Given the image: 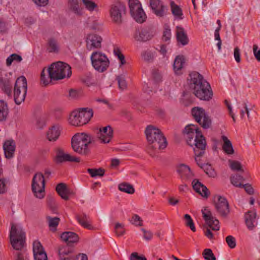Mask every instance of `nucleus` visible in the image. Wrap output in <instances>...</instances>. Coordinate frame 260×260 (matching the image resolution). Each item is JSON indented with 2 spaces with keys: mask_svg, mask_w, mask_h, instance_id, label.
Here are the masks:
<instances>
[{
  "mask_svg": "<svg viewBox=\"0 0 260 260\" xmlns=\"http://www.w3.org/2000/svg\"><path fill=\"white\" fill-rule=\"evenodd\" d=\"M189 85L193 94L201 100L209 101L213 96V92L209 83L198 72L189 74Z\"/></svg>",
  "mask_w": 260,
  "mask_h": 260,
  "instance_id": "obj_1",
  "label": "nucleus"
},
{
  "mask_svg": "<svg viewBox=\"0 0 260 260\" xmlns=\"http://www.w3.org/2000/svg\"><path fill=\"white\" fill-rule=\"evenodd\" d=\"M184 135L187 143L193 148L196 155H203L206 146V142L201 132L197 125H188L185 127Z\"/></svg>",
  "mask_w": 260,
  "mask_h": 260,
  "instance_id": "obj_2",
  "label": "nucleus"
},
{
  "mask_svg": "<svg viewBox=\"0 0 260 260\" xmlns=\"http://www.w3.org/2000/svg\"><path fill=\"white\" fill-rule=\"evenodd\" d=\"M145 135L149 142L148 149L149 153L153 156L151 150L157 149H164L167 146L166 138L161 131L156 127L152 125H148L145 129Z\"/></svg>",
  "mask_w": 260,
  "mask_h": 260,
  "instance_id": "obj_3",
  "label": "nucleus"
},
{
  "mask_svg": "<svg viewBox=\"0 0 260 260\" xmlns=\"http://www.w3.org/2000/svg\"><path fill=\"white\" fill-rule=\"evenodd\" d=\"M95 139L87 133H77L72 138L71 144L73 150L76 153L87 155L90 152L89 146L94 145Z\"/></svg>",
  "mask_w": 260,
  "mask_h": 260,
  "instance_id": "obj_4",
  "label": "nucleus"
},
{
  "mask_svg": "<svg viewBox=\"0 0 260 260\" xmlns=\"http://www.w3.org/2000/svg\"><path fill=\"white\" fill-rule=\"evenodd\" d=\"M47 73L53 80H58L69 77L72 74L71 67L66 63L58 61L52 63L47 69Z\"/></svg>",
  "mask_w": 260,
  "mask_h": 260,
  "instance_id": "obj_5",
  "label": "nucleus"
},
{
  "mask_svg": "<svg viewBox=\"0 0 260 260\" xmlns=\"http://www.w3.org/2000/svg\"><path fill=\"white\" fill-rule=\"evenodd\" d=\"M93 111L88 108H83L74 111L71 114L69 122L74 126H81L86 124L93 116Z\"/></svg>",
  "mask_w": 260,
  "mask_h": 260,
  "instance_id": "obj_6",
  "label": "nucleus"
},
{
  "mask_svg": "<svg viewBox=\"0 0 260 260\" xmlns=\"http://www.w3.org/2000/svg\"><path fill=\"white\" fill-rule=\"evenodd\" d=\"M27 90V80L25 77L18 78L14 89V98L15 103L20 105L25 100Z\"/></svg>",
  "mask_w": 260,
  "mask_h": 260,
  "instance_id": "obj_7",
  "label": "nucleus"
},
{
  "mask_svg": "<svg viewBox=\"0 0 260 260\" xmlns=\"http://www.w3.org/2000/svg\"><path fill=\"white\" fill-rule=\"evenodd\" d=\"M90 59L94 69L100 73L105 72L109 67V59L104 53L101 52H93L90 56Z\"/></svg>",
  "mask_w": 260,
  "mask_h": 260,
  "instance_id": "obj_8",
  "label": "nucleus"
},
{
  "mask_svg": "<svg viewBox=\"0 0 260 260\" xmlns=\"http://www.w3.org/2000/svg\"><path fill=\"white\" fill-rule=\"evenodd\" d=\"M45 179L42 173H36L32 180L31 187L34 196L39 199H42L44 197Z\"/></svg>",
  "mask_w": 260,
  "mask_h": 260,
  "instance_id": "obj_9",
  "label": "nucleus"
},
{
  "mask_svg": "<svg viewBox=\"0 0 260 260\" xmlns=\"http://www.w3.org/2000/svg\"><path fill=\"white\" fill-rule=\"evenodd\" d=\"M128 5L130 13L133 18L140 23L145 21L147 16L139 1L129 0Z\"/></svg>",
  "mask_w": 260,
  "mask_h": 260,
  "instance_id": "obj_10",
  "label": "nucleus"
},
{
  "mask_svg": "<svg viewBox=\"0 0 260 260\" xmlns=\"http://www.w3.org/2000/svg\"><path fill=\"white\" fill-rule=\"evenodd\" d=\"M191 114L194 120L204 128H208L211 125V119L205 110L200 107H194Z\"/></svg>",
  "mask_w": 260,
  "mask_h": 260,
  "instance_id": "obj_11",
  "label": "nucleus"
},
{
  "mask_svg": "<svg viewBox=\"0 0 260 260\" xmlns=\"http://www.w3.org/2000/svg\"><path fill=\"white\" fill-rule=\"evenodd\" d=\"M155 35L153 27L148 26L136 30L134 38L137 41L144 42L150 40Z\"/></svg>",
  "mask_w": 260,
  "mask_h": 260,
  "instance_id": "obj_12",
  "label": "nucleus"
},
{
  "mask_svg": "<svg viewBox=\"0 0 260 260\" xmlns=\"http://www.w3.org/2000/svg\"><path fill=\"white\" fill-rule=\"evenodd\" d=\"M102 37L96 34L91 33L86 37V46L88 50L100 49L102 47Z\"/></svg>",
  "mask_w": 260,
  "mask_h": 260,
  "instance_id": "obj_13",
  "label": "nucleus"
},
{
  "mask_svg": "<svg viewBox=\"0 0 260 260\" xmlns=\"http://www.w3.org/2000/svg\"><path fill=\"white\" fill-rule=\"evenodd\" d=\"M125 6L120 3L112 5L110 12L112 20L117 24L122 23V15L125 13Z\"/></svg>",
  "mask_w": 260,
  "mask_h": 260,
  "instance_id": "obj_14",
  "label": "nucleus"
},
{
  "mask_svg": "<svg viewBox=\"0 0 260 260\" xmlns=\"http://www.w3.org/2000/svg\"><path fill=\"white\" fill-rule=\"evenodd\" d=\"M217 201L215 202V207L217 213L223 217H226L230 213L229 204L227 200L220 196L215 198Z\"/></svg>",
  "mask_w": 260,
  "mask_h": 260,
  "instance_id": "obj_15",
  "label": "nucleus"
},
{
  "mask_svg": "<svg viewBox=\"0 0 260 260\" xmlns=\"http://www.w3.org/2000/svg\"><path fill=\"white\" fill-rule=\"evenodd\" d=\"M203 217L206 223L214 231H218L220 229L219 222L212 216L211 211L208 207L202 210Z\"/></svg>",
  "mask_w": 260,
  "mask_h": 260,
  "instance_id": "obj_16",
  "label": "nucleus"
},
{
  "mask_svg": "<svg viewBox=\"0 0 260 260\" xmlns=\"http://www.w3.org/2000/svg\"><path fill=\"white\" fill-rule=\"evenodd\" d=\"M176 171L180 179L185 182L190 181L194 177V173L190 168L183 164L177 166Z\"/></svg>",
  "mask_w": 260,
  "mask_h": 260,
  "instance_id": "obj_17",
  "label": "nucleus"
},
{
  "mask_svg": "<svg viewBox=\"0 0 260 260\" xmlns=\"http://www.w3.org/2000/svg\"><path fill=\"white\" fill-rule=\"evenodd\" d=\"M150 6L157 16L162 17L167 14V7L160 0H150Z\"/></svg>",
  "mask_w": 260,
  "mask_h": 260,
  "instance_id": "obj_18",
  "label": "nucleus"
},
{
  "mask_svg": "<svg viewBox=\"0 0 260 260\" xmlns=\"http://www.w3.org/2000/svg\"><path fill=\"white\" fill-rule=\"evenodd\" d=\"M59 260H72L74 258V250L68 245H61L58 248Z\"/></svg>",
  "mask_w": 260,
  "mask_h": 260,
  "instance_id": "obj_19",
  "label": "nucleus"
},
{
  "mask_svg": "<svg viewBox=\"0 0 260 260\" xmlns=\"http://www.w3.org/2000/svg\"><path fill=\"white\" fill-rule=\"evenodd\" d=\"M256 216L257 214L255 210L248 211L245 213V223L249 231H253L257 225Z\"/></svg>",
  "mask_w": 260,
  "mask_h": 260,
  "instance_id": "obj_20",
  "label": "nucleus"
},
{
  "mask_svg": "<svg viewBox=\"0 0 260 260\" xmlns=\"http://www.w3.org/2000/svg\"><path fill=\"white\" fill-rule=\"evenodd\" d=\"M33 252L35 260H48L47 254L41 243L38 241L34 242Z\"/></svg>",
  "mask_w": 260,
  "mask_h": 260,
  "instance_id": "obj_21",
  "label": "nucleus"
},
{
  "mask_svg": "<svg viewBox=\"0 0 260 260\" xmlns=\"http://www.w3.org/2000/svg\"><path fill=\"white\" fill-rule=\"evenodd\" d=\"M79 157H75L69 153H65L61 149H58L56 155L57 163H61L64 161L79 162Z\"/></svg>",
  "mask_w": 260,
  "mask_h": 260,
  "instance_id": "obj_22",
  "label": "nucleus"
},
{
  "mask_svg": "<svg viewBox=\"0 0 260 260\" xmlns=\"http://www.w3.org/2000/svg\"><path fill=\"white\" fill-rule=\"evenodd\" d=\"M191 184L193 189L201 196L206 198L209 197L210 192L208 189L198 179H194L191 182Z\"/></svg>",
  "mask_w": 260,
  "mask_h": 260,
  "instance_id": "obj_23",
  "label": "nucleus"
},
{
  "mask_svg": "<svg viewBox=\"0 0 260 260\" xmlns=\"http://www.w3.org/2000/svg\"><path fill=\"white\" fill-rule=\"evenodd\" d=\"M3 148L5 157L11 159L14 156L16 149L15 142L13 140H7L3 145Z\"/></svg>",
  "mask_w": 260,
  "mask_h": 260,
  "instance_id": "obj_24",
  "label": "nucleus"
},
{
  "mask_svg": "<svg viewBox=\"0 0 260 260\" xmlns=\"http://www.w3.org/2000/svg\"><path fill=\"white\" fill-rule=\"evenodd\" d=\"M61 126L58 124H55L51 126L47 132V138L49 141H56L60 135Z\"/></svg>",
  "mask_w": 260,
  "mask_h": 260,
  "instance_id": "obj_25",
  "label": "nucleus"
},
{
  "mask_svg": "<svg viewBox=\"0 0 260 260\" xmlns=\"http://www.w3.org/2000/svg\"><path fill=\"white\" fill-rule=\"evenodd\" d=\"M12 81L11 79L3 77L0 78V88L9 96L12 95Z\"/></svg>",
  "mask_w": 260,
  "mask_h": 260,
  "instance_id": "obj_26",
  "label": "nucleus"
},
{
  "mask_svg": "<svg viewBox=\"0 0 260 260\" xmlns=\"http://www.w3.org/2000/svg\"><path fill=\"white\" fill-rule=\"evenodd\" d=\"M25 238V232L23 231L22 227L15 223H11V229L10 233V238Z\"/></svg>",
  "mask_w": 260,
  "mask_h": 260,
  "instance_id": "obj_27",
  "label": "nucleus"
},
{
  "mask_svg": "<svg viewBox=\"0 0 260 260\" xmlns=\"http://www.w3.org/2000/svg\"><path fill=\"white\" fill-rule=\"evenodd\" d=\"M60 238L62 241L66 242L68 246L72 243H77L79 241L78 235L71 232L63 233L60 236Z\"/></svg>",
  "mask_w": 260,
  "mask_h": 260,
  "instance_id": "obj_28",
  "label": "nucleus"
},
{
  "mask_svg": "<svg viewBox=\"0 0 260 260\" xmlns=\"http://www.w3.org/2000/svg\"><path fill=\"white\" fill-rule=\"evenodd\" d=\"M56 191L61 198L64 200H69V195L71 193L66 184L63 183H60L57 185Z\"/></svg>",
  "mask_w": 260,
  "mask_h": 260,
  "instance_id": "obj_29",
  "label": "nucleus"
},
{
  "mask_svg": "<svg viewBox=\"0 0 260 260\" xmlns=\"http://www.w3.org/2000/svg\"><path fill=\"white\" fill-rule=\"evenodd\" d=\"M176 38L178 42L182 46H185L188 43L189 40L184 29L180 26L176 27Z\"/></svg>",
  "mask_w": 260,
  "mask_h": 260,
  "instance_id": "obj_30",
  "label": "nucleus"
},
{
  "mask_svg": "<svg viewBox=\"0 0 260 260\" xmlns=\"http://www.w3.org/2000/svg\"><path fill=\"white\" fill-rule=\"evenodd\" d=\"M13 248L16 251H21L25 245V238H10Z\"/></svg>",
  "mask_w": 260,
  "mask_h": 260,
  "instance_id": "obj_31",
  "label": "nucleus"
},
{
  "mask_svg": "<svg viewBox=\"0 0 260 260\" xmlns=\"http://www.w3.org/2000/svg\"><path fill=\"white\" fill-rule=\"evenodd\" d=\"M76 219L79 223L84 228L91 230L92 229V226L89 221V217L85 214L83 213L81 215H77Z\"/></svg>",
  "mask_w": 260,
  "mask_h": 260,
  "instance_id": "obj_32",
  "label": "nucleus"
},
{
  "mask_svg": "<svg viewBox=\"0 0 260 260\" xmlns=\"http://www.w3.org/2000/svg\"><path fill=\"white\" fill-rule=\"evenodd\" d=\"M185 63V59L183 56H177L174 62V70L176 74H179Z\"/></svg>",
  "mask_w": 260,
  "mask_h": 260,
  "instance_id": "obj_33",
  "label": "nucleus"
},
{
  "mask_svg": "<svg viewBox=\"0 0 260 260\" xmlns=\"http://www.w3.org/2000/svg\"><path fill=\"white\" fill-rule=\"evenodd\" d=\"M222 139L223 141L222 148L224 151L227 154H233L234 153V150L231 142L225 136H222Z\"/></svg>",
  "mask_w": 260,
  "mask_h": 260,
  "instance_id": "obj_34",
  "label": "nucleus"
},
{
  "mask_svg": "<svg viewBox=\"0 0 260 260\" xmlns=\"http://www.w3.org/2000/svg\"><path fill=\"white\" fill-rule=\"evenodd\" d=\"M170 7L174 16L179 19H182L183 13L180 7L176 5L174 1L170 2Z\"/></svg>",
  "mask_w": 260,
  "mask_h": 260,
  "instance_id": "obj_35",
  "label": "nucleus"
},
{
  "mask_svg": "<svg viewBox=\"0 0 260 260\" xmlns=\"http://www.w3.org/2000/svg\"><path fill=\"white\" fill-rule=\"evenodd\" d=\"M107 134V138L108 139L112 138L113 131L112 127L110 125L100 128L99 131L97 133L96 137L97 138H101L103 137V134Z\"/></svg>",
  "mask_w": 260,
  "mask_h": 260,
  "instance_id": "obj_36",
  "label": "nucleus"
},
{
  "mask_svg": "<svg viewBox=\"0 0 260 260\" xmlns=\"http://www.w3.org/2000/svg\"><path fill=\"white\" fill-rule=\"evenodd\" d=\"M8 105L3 100H0V121L6 120L8 115Z\"/></svg>",
  "mask_w": 260,
  "mask_h": 260,
  "instance_id": "obj_37",
  "label": "nucleus"
},
{
  "mask_svg": "<svg viewBox=\"0 0 260 260\" xmlns=\"http://www.w3.org/2000/svg\"><path fill=\"white\" fill-rule=\"evenodd\" d=\"M46 220L50 230L55 232L56 230V227L59 224L60 219L56 217H52L50 216H46Z\"/></svg>",
  "mask_w": 260,
  "mask_h": 260,
  "instance_id": "obj_38",
  "label": "nucleus"
},
{
  "mask_svg": "<svg viewBox=\"0 0 260 260\" xmlns=\"http://www.w3.org/2000/svg\"><path fill=\"white\" fill-rule=\"evenodd\" d=\"M59 47L56 40L50 38L48 41V50L49 52H58Z\"/></svg>",
  "mask_w": 260,
  "mask_h": 260,
  "instance_id": "obj_39",
  "label": "nucleus"
},
{
  "mask_svg": "<svg viewBox=\"0 0 260 260\" xmlns=\"http://www.w3.org/2000/svg\"><path fill=\"white\" fill-rule=\"evenodd\" d=\"M231 183L236 187H242L243 177L239 174L232 175L230 177Z\"/></svg>",
  "mask_w": 260,
  "mask_h": 260,
  "instance_id": "obj_40",
  "label": "nucleus"
},
{
  "mask_svg": "<svg viewBox=\"0 0 260 260\" xmlns=\"http://www.w3.org/2000/svg\"><path fill=\"white\" fill-rule=\"evenodd\" d=\"M46 69H47L44 68L42 70L41 74V83L45 86L49 84L53 80V79L50 78V75L47 73Z\"/></svg>",
  "mask_w": 260,
  "mask_h": 260,
  "instance_id": "obj_41",
  "label": "nucleus"
},
{
  "mask_svg": "<svg viewBox=\"0 0 260 260\" xmlns=\"http://www.w3.org/2000/svg\"><path fill=\"white\" fill-rule=\"evenodd\" d=\"M118 188L120 191L129 194H133L135 192L133 186L127 183H120L118 186Z\"/></svg>",
  "mask_w": 260,
  "mask_h": 260,
  "instance_id": "obj_42",
  "label": "nucleus"
},
{
  "mask_svg": "<svg viewBox=\"0 0 260 260\" xmlns=\"http://www.w3.org/2000/svg\"><path fill=\"white\" fill-rule=\"evenodd\" d=\"M155 56V52L147 50L142 53L143 59L147 62H151L153 61Z\"/></svg>",
  "mask_w": 260,
  "mask_h": 260,
  "instance_id": "obj_43",
  "label": "nucleus"
},
{
  "mask_svg": "<svg viewBox=\"0 0 260 260\" xmlns=\"http://www.w3.org/2000/svg\"><path fill=\"white\" fill-rule=\"evenodd\" d=\"M124 224L119 222H116L114 225V232L116 236L120 237L123 236L125 231L124 228Z\"/></svg>",
  "mask_w": 260,
  "mask_h": 260,
  "instance_id": "obj_44",
  "label": "nucleus"
},
{
  "mask_svg": "<svg viewBox=\"0 0 260 260\" xmlns=\"http://www.w3.org/2000/svg\"><path fill=\"white\" fill-rule=\"evenodd\" d=\"M87 172L89 173L92 177L96 176H103L105 174V170L102 168L96 169H88Z\"/></svg>",
  "mask_w": 260,
  "mask_h": 260,
  "instance_id": "obj_45",
  "label": "nucleus"
},
{
  "mask_svg": "<svg viewBox=\"0 0 260 260\" xmlns=\"http://www.w3.org/2000/svg\"><path fill=\"white\" fill-rule=\"evenodd\" d=\"M22 60L21 56L18 54L14 53L9 56L6 59V64L7 66H10L13 61H16L20 62Z\"/></svg>",
  "mask_w": 260,
  "mask_h": 260,
  "instance_id": "obj_46",
  "label": "nucleus"
},
{
  "mask_svg": "<svg viewBox=\"0 0 260 260\" xmlns=\"http://www.w3.org/2000/svg\"><path fill=\"white\" fill-rule=\"evenodd\" d=\"M203 256L206 260H216L212 250L211 249L207 248L204 250Z\"/></svg>",
  "mask_w": 260,
  "mask_h": 260,
  "instance_id": "obj_47",
  "label": "nucleus"
},
{
  "mask_svg": "<svg viewBox=\"0 0 260 260\" xmlns=\"http://www.w3.org/2000/svg\"><path fill=\"white\" fill-rule=\"evenodd\" d=\"M82 2L85 8L90 12L93 11L98 7L97 5L92 1L82 0Z\"/></svg>",
  "mask_w": 260,
  "mask_h": 260,
  "instance_id": "obj_48",
  "label": "nucleus"
},
{
  "mask_svg": "<svg viewBox=\"0 0 260 260\" xmlns=\"http://www.w3.org/2000/svg\"><path fill=\"white\" fill-rule=\"evenodd\" d=\"M202 169L210 177L214 178L216 176V172L210 165L205 164Z\"/></svg>",
  "mask_w": 260,
  "mask_h": 260,
  "instance_id": "obj_49",
  "label": "nucleus"
},
{
  "mask_svg": "<svg viewBox=\"0 0 260 260\" xmlns=\"http://www.w3.org/2000/svg\"><path fill=\"white\" fill-rule=\"evenodd\" d=\"M230 167L233 171H241L243 172V170L242 169V166L240 162L236 160L229 161Z\"/></svg>",
  "mask_w": 260,
  "mask_h": 260,
  "instance_id": "obj_50",
  "label": "nucleus"
},
{
  "mask_svg": "<svg viewBox=\"0 0 260 260\" xmlns=\"http://www.w3.org/2000/svg\"><path fill=\"white\" fill-rule=\"evenodd\" d=\"M184 218L185 220V225L189 227L192 232H195L196 228L191 216L189 214H186L184 215Z\"/></svg>",
  "mask_w": 260,
  "mask_h": 260,
  "instance_id": "obj_51",
  "label": "nucleus"
},
{
  "mask_svg": "<svg viewBox=\"0 0 260 260\" xmlns=\"http://www.w3.org/2000/svg\"><path fill=\"white\" fill-rule=\"evenodd\" d=\"M129 222L136 226H142L143 220L142 218L137 214H134L131 219L129 220Z\"/></svg>",
  "mask_w": 260,
  "mask_h": 260,
  "instance_id": "obj_52",
  "label": "nucleus"
},
{
  "mask_svg": "<svg viewBox=\"0 0 260 260\" xmlns=\"http://www.w3.org/2000/svg\"><path fill=\"white\" fill-rule=\"evenodd\" d=\"M119 89L124 90L126 89L127 87V84L125 81V79L123 76H119L116 78Z\"/></svg>",
  "mask_w": 260,
  "mask_h": 260,
  "instance_id": "obj_53",
  "label": "nucleus"
},
{
  "mask_svg": "<svg viewBox=\"0 0 260 260\" xmlns=\"http://www.w3.org/2000/svg\"><path fill=\"white\" fill-rule=\"evenodd\" d=\"M114 55L120 60L121 65L125 63L124 56L121 53L120 49L118 47L114 48Z\"/></svg>",
  "mask_w": 260,
  "mask_h": 260,
  "instance_id": "obj_54",
  "label": "nucleus"
},
{
  "mask_svg": "<svg viewBox=\"0 0 260 260\" xmlns=\"http://www.w3.org/2000/svg\"><path fill=\"white\" fill-rule=\"evenodd\" d=\"M16 260H25L26 258V251L24 249L21 251H17L14 253Z\"/></svg>",
  "mask_w": 260,
  "mask_h": 260,
  "instance_id": "obj_55",
  "label": "nucleus"
},
{
  "mask_svg": "<svg viewBox=\"0 0 260 260\" xmlns=\"http://www.w3.org/2000/svg\"><path fill=\"white\" fill-rule=\"evenodd\" d=\"M8 180L6 178L0 179V194H4L7 190V184Z\"/></svg>",
  "mask_w": 260,
  "mask_h": 260,
  "instance_id": "obj_56",
  "label": "nucleus"
},
{
  "mask_svg": "<svg viewBox=\"0 0 260 260\" xmlns=\"http://www.w3.org/2000/svg\"><path fill=\"white\" fill-rule=\"evenodd\" d=\"M226 242L228 246L231 248H234L236 246V242L235 238L232 236H228L225 239Z\"/></svg>",
  "mask_w": 260,
  "mask_h": 260,
  "instance_id": "obj_57",
  "label": "nucleus"
},
{
  "mask_svg": "<svg viewBox=\"0 0 260 260\" xmlns=\"http://www.w3.org/2000/svg\"><path fill=\"white\" fill-rule=\"evenodd\" d=\"M141 231L143 232L144 234L143 238L144 239H145L147 241H149L152 238L153 234L151 231H147L143 228L141 229Z\"/></svg>",
  "mask_w": 260,
  "mask_h": 260,
  "instance_id": "obj_58",
  "label": "nucleus"
},
{
  "mask_svg": "<svg viewBox=\"0 0 260 260\" xmlns=\"http://www.w3.org/2000/svg\"><path fill=\"white\" fill-rule=\"evenodd\" d=\"M130 260H147L144 256H139L136 252L131 253L129 257Z\"/></svg>",
  "mask_w": 260,
  "mask_h": 260,
  "instance_id": "obj_59",
  "label": "nucleus"
},
{
  "mask_svg": "<svg viewBox=\"0 0 260 260\" xmlns=\"http://www.w3.org/2000/svg\"><path fill=\"white\" fill-rule=\"evenodd\" d=\"M153 77L156 82H159L161 80L162 75L158 70H154L152 73Z\"/></svg>",
  "mask_w": 260,
  "mask_h": 260,
  "instance_id": "obj_60",
  "label": "nucleus"
},
{
  "mask_svg": "<svg viewBox=\"0 0 260 260\" xmlns=\"http://www.w3.org/2000/svg\"><path fill=\"white\" fill-rule=\"evenodd\" d=\"M245 113H246L247 117L249 118V111L247 108L246 104L245 103L243 104V109L240 110V115L242 118L244 117Z\"/></svg>",
  "mask_w": 260,
  "mask_h": 260,
  "instance_id": "obj_61",
  "label": "nucleus"
},
{
  "mask_svg": "<svg viewBox=\"0 0 260 260\" xmlns=\"http://www.w3.org/2000/svg\"><path fill=\"white\" fill-rule=\"evenodd\" d=\"M234 55L235 60L239 63L241 61L240 49L237 47L234 49Z\"/></svg>",
  "mask_w": 260,
  "mask_h": 260,
  "instance_id": "obj_62",
  "label": "nucleus"
},
{
  "mask_svg": "<svg viewBox=\"0 0 260 260\" xmlns=\"http://www.w3.org/2000/svg\"><path fill=\"white\" fill-rule=\"evenodd\" d=\"M171 37V30L169 29H166L164 32V35L162 36V39L164 41H169Z\"/></svg>",
  "mask_w": 260,
  "mask_h": 260,
  "instance_id": "obj_63",
  "label": "nucleus"
},
{
  "mask_svg": "<svg viewBox=\"0 0 260 260\" xmlns=\"http://www.w3.org/2000/svg\"><path fill=\"white\" fill-rule=\"evenodd\" d=\"M258 46L257 45H253V54L256 58V59L258 61H260V50L257 51Z\"/></svg>",
  "mask_w": 260,
  "mask_h": 260,
  "instance_id": "obj_64",
  "label": "nucleus"
}]
</instances>
